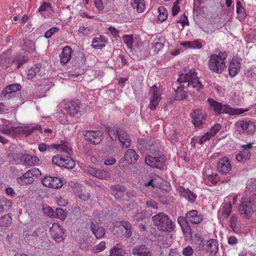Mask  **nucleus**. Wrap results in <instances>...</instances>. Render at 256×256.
Masks as SVG:
<instances>
[{
    "label": "nucleus",
    "mask_w": 256,
    "mask_h": 256,
    "mask_svg": "<svg viewBox=\"0 0 256 256\" xmlns=\"http://www.w3.org/2000/svg\"><path fill=\"white\" fill-rule=\"evenodd\" d=\"M50 231L52 238L56 242H60L62 240L64 230L62 227V225H52Z\"/></svg>",
    "instance_id": "nucleus-15"
},
{
    "label": "nucleus",
    "mask_w": 256,
    "mask_h": 256,
    "mask_svg": "<svg viewBox=\"0 0 256 256\" xmlns=\"http://www.w3.org/2000/svg\"><path fill=\"white\" fill-rule=\"evenodd\" d=\"M180 192L181 196L184 197L191 203L194 202L196 198V194L190 191L189 189H186L184 187L180 188Z\"/></svg>",
    "instance_id": "nucleus-29"
},
{
    "label": "nucleus",
    "mask_w": 256,
    "mask_h": 256,
    "mask_svg": "<svg viewBox=\"0 0 256 256\" xmlns=\"http://www.w3.org/2000/svg\"><path fill=\"white\" fill-rule=\"evenodd\" d=\"M16 130L15 126H12L10 121L6 120L1 119L0 120V133L5 135H10L14 132V130Z\"/></svg>",
    "instance_id": "nucleus-18"
},
{
    "label": "nucleus",
    "mask_w": 256,
    "mask_h": 256,
    "mask_svg": "<svg viewBox=\"0 0 256 256\" xmlns=\"http://www.w3.org/2000/svg\"><path fill=\"white\" fill-rule=\"evenodd\" d=\"M250 156V152L248 150H244L236 155V158L238 161L242 162L248 160Z\"/></svg>",
    "instance_id": "nucleus-38"
},
{
    "label": "nucleus",
    "mask_w": 256,
    "mask_h": 256,
    "mask_svg": "<svg viewBox=\"0 0 256 256\" xmlns=\"http://www.w3.org/2000/svg\"><path fill=\"white\" fill-rule=\"evenodd\" d=\"M118 140L123 148H127L130 146L131 140L130 136L124 130H117Z\"/></svg>",
    "instance_id": "nucleus-22"
},
{
    "label": "nucleus",
    "mask_w": 256,
    "mask_h": 256,
    "mask_svg": "<svg viewBox=\"0 0 256 256\" xmlns=\"http://www.w3.org/2000/svg\"><path fill=\"white\" fill-rule=\"evenodd\" d=\"M109 256H124L122 246L120 244L114 246L110 250Z\"/></svg>",
    "instance_id": "nucleus-42"
},
{
    "label": "nucleus",
    "mask_w": 256,
    "mask_h": 256,
    "mask_svg": "<svg viewBox=\"0 0 256 256\" xmlns=\"http://www.w3.org/2000/svg\"><path fill=\"white\" fill-rule=\"evenodd\" d=\"M221 126L218 124H215L207 132L210 138L214 136L220 129Z\"/></svg>",
    "instance_id": "nucleus-50"
},
{
    "label": "nucleus",
    "mask_w": 256,
    "mask_h": 256,
    "mask_svg": "<svg viewBox=\"0 0 256 256\" xmlns=\"http://www.w3.org/2000/svg\"><path fill=\"white\" fill-rule=\"evenodd\" d=\"M117 130H120V128H116L115 130L114 128L110 127L107 128V132L111 138L113 140H116L118 136Z\"/></svg>",
    "instance_id": "nucleus-55"
},
{
    "label": "nucleus",
    "mask_w": 256,
    "mask_h": 256,
    "mask_svg": "<svg viewBox=\"0 0 256 256\" xmlns=\"http://www.w3.org/2000/svg\"><path fill=\"white\" fill-rule=\"evenodd\" d=\"M55 144L48 145L45 143H41L38 144V149L40 152H50L52 148H54Z\"/></svg>",
    "instance_id": "nucleus-45"
},
{
    "label": "nucleus",
    "mask_w": 256,
    "mask_h": 256,
    "mask_svg": "<svg viewBox=\"0 0 256 256\" xmlns=\"http://www.w3.org/2000/svg\"><path fill=\"white\" fill-rule=\"evenodd\" d=\"M12 206V201L4 196L0 197V214L4 211L8 210Z\"/></svg>",
    "instance_id": "nucleus-33"
},
{
    "label": "nucleus",
    "mask_w": 256,
    "mask_h": 256,
    "mask_svg": "<svg viewBox=\"0 0 256 256\" xmlns=\"http://www.w3.org/2000/svg\"><path fill=\"white\" fill-rule=\"evenodd\" d=\"M78 32L83 34L84 35H88L90 33V29L84 26H81L78 30Z\"/></svg>",
    "instance_id": "nucleus-64"
},
{
    "label": "nucleus",
    "mask_w": 256,
    "mask_h": 256,
    "mask_svg": "<svg viewBox=\"0 0 256 256\" xmlns=\"http://www.w3.org/2000/svg\"><path fill=\"white\" fill-rule=\"evenodd\" d=\"M132 8L136 9L138 12H142L145 8V3L144 0H134L131 4Z\"/></svg>",
    "instance_id": "nucleus-37"
},
{
    "label": "nucleus",
    "mask_w": 256,
    "mask_h": 256,
    "mask_svg": "<svg viewBox=\"0 0 256 256\" xmlns=\"http://www.w3.org/2000/svg\"><path fill=\"white\" fill-rule=\"evenodd\" d=\"M106 42L105 38L100 36L98 38H94L92 46L94 48L100 49L105 46Z\"/></svg>",
    "instance_id": "nucleus-34"
},
{
    "label": "nucleus",
    "mask_w": 256,
    "mask_h": 256,
    "mask_svg": "<svg viewBox=\"0 0 256 256\" xmlns=\"http://www.w3.org/2000/svg\"><path fill=\"white\" fill-rule=\"evenodd\" d=\"M182 71L183 72L180 74L178 78L172 84L176 92L175 98L177 100L186 98L188 88H192L199 91L203 86L194 69L186 67Z\"/></svg>",
    "instance_id": "nucleus-1"
},
{
    "label": "nucleus",
    "mask_w": 256,
    "mask_h": 256,
    "mask_svg": "<svg viewBox=\"0 0 256 256\" xmlns=\"http://www.w3.org/2000/svg\"><path fill=\"white\" fill-rule=\"evenodd\" d=\"M90 230L97 238H102L106 233V229L102 225H92Z\"/></svg>",
    "instance_id": "nucleus-31"
},
{
    "label": "nucleus",
    "mask_w": 256,
    "mask_h": 256,
    "mask_svg": "<svg viewBox=\"0 0 256 256\" xmlns=\"http://www.w3.org/2000/svg\"><path fill=\"white\" fill-rule=\"evenodd\" d=\"M41 182L44 186L53 188H60L63 185L61 179L58 177L48 176L42 178Z\"/></svg>",
    "instance_id": "nucleus-10"
},
{
    "label": "nucleus",
    "mask_w": 256,
    "mask_h": 256,
    "mask_svg": "<svg viewBox=\"0 0 256 256\" xmlns=\"http://www.w3.org/2000/svg\"><path fill=\"white\" fill-rule=\"evenodd\" d=\"M26 60H27L26 59L20 58L18 60H14L12 62V64H14L16 68H18L20 67Z\"/></svg>",
    "instance_id": "nucleus-63"
},
{
    "label": "nucleus",
    "mask_w": 256,
    "mask_h": 256,
    "mask_svg": "<svg viewBox=\"0 0 256 256\" xmlns=\"http://www.w3.org/2000/svg\"><path fill=\"white\" fill-rule=\"evenodd\" d=\"M62 164V167H64L68 169H72L75 166V162L70 158L66 156L64 158V162Z\"/></svg>",
    "instance_id": "nucleus-43"
},
{
    "label": "nucleus",
    "mask_w": 256,
    "mask_h": 256,
    "mask_svg": "<svg viewBox=\"0 0 256 256\" xmlns=\"http://www.w3.org/2000/svg\"><path fill=\"white\" fill-rule=\"evenodd\" d=\"M145 162L147 165L153 168L163 169L166 166V158L160 154L158 156L148 154L145 157Z\"/></svg>",
    "instance_id": "nucleus-4"
},
{
    "label": "nucleus",
    "mask_w": 256,
    "mask_h": 256,
    "mask_svg": "<svg viewBox=\"0 0 256 256\" xmlns=\"http://www.w3.org/2000/svg\"><path fill=\"white\" fill-rule=\"evenodd\" d=\"M154 224H172V220L164 212H160L152 217Z\"/></svg>",
    "instance_id": "nucleus-23"
},
{
    "label": "nucleus",
    "mask_w": 256,
    "mask_h": 256,
    "mask_svg": "<svg viewBox=\"0 0 256 256\" xmlns=\"http://www.w3.org/2000/svg\"><path fill=\"white\" fill-rule=\"evenodd\" d=\"M210 138V136H209L208 134L206 132L202 136L196 138V142H198L200 144H202L206 140H208Z\"/></svg>",
    "instance_id": "nucleus-62"
},
{
    "label": "nucleus",
    "mask_w": 256,
    "mask_h": 256,
    "mask_svg": "<svg viewBox=\"0 0 256 256\" xmlns=\"http://www.w3.org/2000/svg\"><path fill=\"white\" fill-rule=\"evenodd\" d=\"M39 161L38 158L35 156L24 154L22 156V164L26 166H34Z\"/></svg>",
    "instance_id": "nucleus-28"
},
{
    "label": "nucleus",
    "mask_w": 256,
    "mask_h": 256,
    "mask_svg": "<svg viewBox=\"0 0 256 256\" xmlns=\"http://www.w3.org/2000/svg\"><path fill=\"white\" fill-rule=\"evenodd\" d=\"M17 182L20 185L31 184L34 182V178H32V174L28 170L22 176L17 178Z\"/></svg>",
    "instance_id": "nucleus-27"
},
{
    "label": "nucleus",
    "mask_w": 256,
    "mask_h": 256,
    "mask_svg": "<svg viewBox=\"0 0 256 256\" xmlns=\"http://www.w3.org/2000/svg\"><path fill=\"white\" fill-rule=\"evenodd\" d=\"M138 160V155L136 152L132 149L128 150L120 162H126L127 164H132L135 163Z\"/></svg>",
    "instance_id": "nucleus-20"
},
{
    "label": "nucleus",
    "mask_w": 256,
    "mask_h": 256,
    "mask_svg": "<svg viewBox=\"0 0 256 256\" xmlns=\"http://www.w3.org/2000/svg\"><path fill=\"white\" fill-rule=\"evenodd\" d=\"M22 87L20 84H12L7 86L0 94L2 98L8 100L12 98L16 92L20 90Z\"/></svg>",
    "instance_id": "nucleus-12"
},
{
    "label": "nucleus",
    "mask_w": 256,
    "mask_h": 256,
    "mask_svg": "<svg viewBox=\"0 0 256 256\" xmlns=\"http://www.w3.org/2000/svg\"><path fill=\"white\" fill-rule=\"evenodd\" d=\"M59 28L58 27H53L48 30H47L44 34V36L46 38H49L52 37V36L55 33L57 32L59 30Z\"/></svg>",
    "instance_id": "nucleus-54"
},
{
    "label": "nucleus",
    "mask_w": 256,
    "mask_h": 256,
    "mask_svg": "<svg viewBox=\"0 0 256 256\" xmlns=\"http://www.w3.org/2000/svg\"><path fill=\"white\" fill-rule=\"evenodd\" d=\"M15 128L16 130H14V132L24 135L26 136L30 135L35 130H38L40 132H42L41 126L36 124H27L25 126L21 128L15 127Z\"/></svg>",
    "instance_id": "nucleus-7"
},
{
    "label": "nucleus",
    "mask_w": 256,
    "mask_h": 256,
    "mask_svg": "<svg viewBox=\"0 0 256 256\" xmlns=\"http://www.w3.org/2000/svg\"><path fill=\"white\" fill-rule=\"evenodd\" d=\"M87 172L90 175L99 179L107 180L110 178L109 172L104 169L90 167L88 168Z\"/></svg>",
    "instance_id": "nucleus-14"
},
{
    "label": "nucleus",
    "mask_w": 256,
    "mask_h": 256,
    "mask_svg": "<svg viewBox=\"0 0 256 256\" xmlns=\"http://www.w3.org/2000/svg\"><path fill=\"white\" fill-rule=\"evenodd\" d=\"M232 206L230 203H224L218 212V216L220 218H227L232 212Z\"/></svg>",
    "instance_id": "nucleus-26"
},
{
    "label": "nucleus",
    "mask_w": 256,
    "mask_h": 256,
    "mask_svg": "<svg viewBox=\"0 0 256 256\" xmlns=\"http://www.w3.org/2000/svg\"><path fill=\"white\" fill-rule=\"evenodd\" d=\"M227 56L225 51L210 55L208 61L209 69L214 72L221 73L226 68Z\"/></svg>",
    "instance_id": "nucleus-2"
},
{
    "label": "nucleus",
    "mask_w": 256,
    "mask_h": 256,
    "mask_svg": "<svg viewBox=\"0 0 256 256\" xmlns=\"http://www.w3.org/2000/svg\"><path fill=\"white\" fill-rule=\"evenodd\" d=\"M64 158L60 155L54 156L52 158V162L56 165L62 167L63 164Z\"/></svg>",
    "instance_id": "nucleus-49"
},
{
    "label": "nucleus",
    "mask_w": 256,
    "mask_h": 256,
    "mask_svg": "<svg viewBox=\"0 0 256 256\" xmlns=\"http://www.w3.org/2000/svg\"><path fill=\"white\" fill-rule=\"evenodd\" d=\"M72 52V48L69 46H66L62 48L60 54V62L62 64H65L70 60Z\"/></svg>",
    "instance_id": "nucleus-24"
},
{
    "label": "nucleus",
    "mask_w": 256,
    "mask_h": 256,
    "mask_svg": "<svg viewBox=\"0 0 256 256\" xmlns=\"http://www.w3.org/2000/svg\"><path fill=\"white\" fill-rule=\"evenodd\" d=\"M236 130L243 133L246 132L248 134H253L256 130L254 122L251 120H238L235 124Z\"/></svg>",
    "instance_id": "nucleus-6"
},
{
    "label": "nucleus",
    "mask_w": 256,
    "mask_h": 256,
    "mask_svg": "<svg viewBox=\"0 0 256 256\" xmlns=\"http://www.w3.org/2000/svg\"><path fill=\"white\" fill-rule=\"evenodd\" d=\"M22 154L13 153L10 156V160L12 163L14 164H22Z\"/></svg>",
    "instance_id": "nucleus-41"
},
{
    "label": "nucleus",
    "mask_w": 256,
    "mask_h": 256,
    "mask_svg": "<svg viewBox=\"0 0 256 256\" xmlns=\"http://www.w3.org/2000/svg\"><path fill=\"white\" fill-rule=\"evenodd\" d=\"M138 146L142 152H146L154 156L160 155V146L157 142H154L151 139L146 138H141L138 140Z\"/></svg>",
    "instance_id": "nucleus-3"
},
{
    "label": "nucleus",
    "mask_w": 256,
    "mask_h": 256,
    "mask_svg": "<svg viewBox=\"0 0 256 256\" xmlns=\"http://www.w3.org/2000/svg\"><path fill=\"white\" fill-rule=\"evenodd\" d=\"M165 42L166 40L164 36H156L154 40V45L152 47L154 51L156 52V53H158L163 48Z\"/></svg>",
    "instance_id": "nucleus-30"
},
{
    "label": "nucleus",
    "mask_w": 256,
    "mask_h": 256,
    "mask_svg": "<svg viewBox=\"0 0 256 256\" xmlns=\"http://www.w3.org/2000/svg\"><path fill=\"white\" fill-rule=\"evenodd\" d=\"M12 218L9 214H5L0 218V224H11Z\"/></svg>",
    "instance_id": "nucleus-52"
},
{
    "label": "nucleus",
    "mask_w": 256,
    "mask_h": 256,
    "mask_svg": "<svg viewBox=\"0 0 256 256\" xmlns=\"http://www.w3.org/2000/svg\"><path fill=\"white\" fill-rule=\"evenodd\" d=\"M184 235L188 238H192V232L190 225H180Z\"/></svg>",
    "instance_id": "nucleus-48"
},
{
    "label": "nucleus",
    "mask_w": 256,
    "mask_h": 256,
    "mask_svg": "<svg viewBox=\"0 0 256 256\" xmlns=\"http://www.w3.org/2000/svg\"><path fill=\"white\" fill-rule=\"evenodd\" d=\"M105 248L106 242L104 241H102L94 247L93 250L94 252L98 253L103 251Z\"/></svg>",
    "instance_id": "nucleus-56"
},
{
    "label": "nucleus",
    "mask_w": 256,
    "mask_h": 256,
    "mask_svg": "<svg viewBox=\"0 0 256 256\" xmlns=\"http://www.w3.org/2000/svg\"><path fill=\"white\" fill-rule=\"evenodd\" d=\"M82 108V104L79 100L67 101L64 103V108L72 116L78 114Z\"/></svg>",
    "instance_id": "nucleus-9"
},
{
    "label": "nucleus",
    "mask_w": 256,
    "mask_h": 256,
    "mask_svg": "<svg viewBox=\"0 0 256 256\" xmlns=\"http://www.w3.org/2000/svg\"><path fill=\"white\" fill-rule=\"evenodd\" d=\"M67 216L66 212L61 208H57L54 212V218H58L61 220L66 219Z\"/></svg>",
    "instance_id": "nucleus-44"
},
{
    "label": "nucleus",
    "mask_w": 256,
    "mask_h": 256,
    "mask_svg": "<svg viewBox=\"0 0 256 256\" xmlns=\"http://www.w3.org/2000/svg\"><path fill=\"white\" fill-rule=\"evenodd\" d=\"M241 68L240 63L236 59H232L228 68L229 74L230 77H234L240 72Z\"/></svg>",
    "instance_id": "nucleus-25"
},
{
    "label": "nucleus",
    "mask_w": 256,
    "mask_h": 256,
    "mask_svg": "<svg viewBox=\"0 0 256 256\" xmlns=\"http://www.w3.org/2000/svg\"><path fill=\"white\" fill-rule=\"evenodd\" d=\"M38 12H46L48 14H51L52 12V7L48 2H44L42 6L38 9Z\"/></svg>",
    "instance_id": "nucleus-40"
},
{
    "label": "nucleus",
    "mask_w": 256,
    "mask_h": 256,
    "mask_svg": "<svg viewBox=\"0 0 256 256\" xmlns=\"http://www.w3.org/2000/svg\"><path fill=\"white\" fill-rule=\"evenodd\" d=\"M208 102L210 108L213 109L214 112L218 115L220 113L228 112V108L223 106L222 103H220L212 98H208Z\"/></svg>",
    "instance_id": "nucleus-17"
},
{
    "label": "nucleus",
    "mask_w": 256,
    "mask_h": 256,
    "mask_svg": "<svg viewBox=\"0 0 256 256\" xmlns=\"http://www.w3.org/2000/svg\"><path fill=\"white\" fill-rule=\"evenodd\" d=\"M194 250L190 246H187L182 250V254L184 256H192L194 254Z\"/></svg>",
    "instance_id": "nucleus-58"
},
{
    "label": "nucleus",
    "mask_w": 256,
    "mask_h": 256,
    "mask_svg": "<svg viewBox=\"0 0 256 256\" xmlns=\"http://www.w3.org/2000/svg\"><path fill=\"white\" fill-rule=\"evenodd\" d=\"M124 42L128 48H130L132 46L133 38L131 35H126L122 36Z\"/></svg>",
    "instance_id": "nucleus-46"
},
{
    "label": "nucleus",
    "mask_w": 256,
    "mask_h": 256,
    "mask_svg": "<svg viewBox=\"0 0 256 256\" xmlns=\"http://www.w3.org/2000/svg\"><path fill=\"white\" fill-rule=\"evenodd\" d=\"M230 227L234 232L236 234H241L245 233L242 228L241 225H230Z\"/></svg>",
    "instance_id": "nucleus-59"
},
{
    "label": "nucleus",
    "mask_w": 256,
    "mask_h": 256,
    "mask_svg": "<svg viewBox=\"0 0 256 256\" xmlns=\"http://www.w3.org/2000/svg\"><path fill=\"white\" fill-rule=\"evenodd\" d=\"M113 230L117 232L118 234L114 232V234L120 236L124 233V235L126 238H129L132 235L131 225H114L113 227Z\"/></svg>",
    "instance_id": "nucleus-21"
},
{
    "label": "nucleus",
    "mask_w": 256,
    "mask_h": 256,
    "mask_svg": "<svg viewBox=\"0 0 256 256\" xmlns=\"http://www.w3.org/2000/svg\"><path fill=\"white\" fill-rule=\"evenodd\" d=\"M208 182H210L212 184H216L220 180V178L216 174H210L207 176Z\"/></svg>",
    "instance_id": "nucleus-53"
},
{
    "label": "nucleus",
    "mask_w": 256,
    "mask_h": 256,
    "mask_svg": "<svg viewBox=\"0 0 256 256\" xmlns=\"http://www.w3.org/2000/svg\"><path fill=\"white\" fill-rule=\"evenodd\" d=\"M192 122L195 126H200L205 122L206 116L202 115V110L198 109L191 113Z\"/></svg>",
    "instance_id": "nucleus-16"
},
{
    "label": "nucleus",
    "mask_w": 256,
    "mask_h": 256,
    "mask_svg": "<svg viewBox=\"0 0 256 256\" xmlns=\"http://www.w3.org/2000/svg\"><path fill=\"white\" fill-rule=\"evenodd\" d=\"M28 171L30 174H32V178H34V176L38 177L42 174L40 170L36 168H32L29 170Z\"/></svg>",
    "instance_id": "nucleus-60"
},
{
    "label": "nucleus",
    "mask_w": 256,
    "mask_h": 256,
    "mask_svg": "<svg viewBox=\"0 0 256 256\" xmlns=\"http://www.w3.org/2000/svg\"><path fill=\"white\" fill-rule=\"evenodd\" d=\"M90 239L88 237L84 238L82 240H80V247L82 249H84L88 247L89 244Z\"/></svg>",
    "instance_id": "nucleus-61"
},
{
    "label": "nucleus",
    "mask_w": 256,
    "mask_h": 256,
    "mask_svg": "<svg viewBox=\"0 0 256 256\" xmlns=\"http://www.w3.org/2000/svg\"><path fill=\"white\" fill-rule=\"evenodd\" d=\"M150 98L149 108L152 110H156L157 106L161 99L160 96L162 94V89L159 86L158 87L156 84L152 86L150 90Z\"/></svg>",
    "instance_id": "nucleus-5"
},
{
    "label": "nucleus",
    "mask_w": 256,
    "mask_h": 256,
    "mask_svg": "<svg viewBox=\"0 0 256 256\" xmlns=\"http://www.w3.org/2000/svg\"><path fill=\"white\" fill-rule=\"evenodd\" d=\"M84 136L86 140L94 144H98L103 139V133L101 131L87 130L84 132Z\"/></svg>",
    "instance_id": "nucleus-8"
},
{
    "label": "nucleus",
    "mask_w": 256,
    "mask_h": 256,
    "mask_svg": "<svg viewBox=\"0 0 256 256\" xmlns=\"http://www.w3.org/2000/svg\"><path fill=\"white\" fill-rule=\"evenodd\" d=\"M158 20L160 22H163L166 20L168 18V13L166 8L164 6H160L158 9Z\"/></svg>",
    "instance_id": "nucleus-39"
},
{
    "label": "nucleus",
    "mask_w": 256,
    "mask_h": 256,
    "mask_svg": "<svg viewBox=\"0 0 256 256\" xmlns=\"http://www.w3.org/2000/svg\"><path fill=\"white\" fill-rule=\"evenodd\" d=\"M240 212L246 218H248L253 212L252 204L250 200H244L238 206Z\"/></svg>",
    "instance_id": "nucleus-11"
},
{
    "label": "nucleus",
    "mask_w": 256,
    "mask_h": 256,
    "mask_svg": "<svg viewBox=\"0 0 256 256\" xmlns=\"http://www.w3.org/2000/svg\"><path fill=\"white\" fill-rule=\"evenodd\" d=\"M10 62V59L6 54L3 53L0 56V66L7 67V64Z\"/></svg>",
    "instance_id": "nucleus-47"
},
{
    "label": "nucleus",
    "mask_w": 256,
    "mask_h": 256,
    "mask_svg": "<svg viewBox=\"0 0 256 256\" xmlns=\"http://www.w3.org/2000/svg\"><path fill=\"white\" fill-rule=\"evenodd\" d=\"M217 169L218 172L222 174L228 173L232 169L230 161L226 157L220 159L217 166Z\"/></svg>",
    "instance_id": "nucleus-19"
},
{
    "label": "nucleus",
    "mask_w": 256,
    "mask_h": 256,
    "mask_svg": "<svg viewBox=\"0 0 256 256\" xmlns=\"http://www.w3.org/2000/svg\"><path fill=\"white\" fill-rule=\"evenodd\" d=\"M41 68V64H34V66L31 67L28 72L27 78L29 80L32 79L39 72Z\"/></svg>",
    "instance_id": "nucleus-36"
},
{
    "label": "nucleus",
    "mask_w": 256,
    "mask_h": 256,
    "mask_svg": "<svg viewBox=\"0 0 256 256\" xmlns=\"http://www.w3.org/2000/svg\"><path fill=\"white\" fill-rule=\"evenodd\" d=\"M43 212L46 215L50 216V218H54V211L50 206L43 208Z\"/></svg>",
    "instance_id": "nucleus-57"
},
{
    "label": "nucleus",
    "mask_w": 256,
    "mask_h": 256,
    "mask_svg": "<svg viewBox=\"0 0 256 256\" xmlns=\"http://www.w3.org/2000/svg\"><path fill=\"white\" fill-rule=\"evenodd\" d=\"M207 250L210 254H216L218 250V244L215 239H210L207 242Z\"/></svg>",
    "instance_id": "nucleus-32"
},
{
    "label": "nucleus",
    "mask_w": 256,
    "mask_h": 256,
    "mask_svg": "<svg viewBox=\"0 0 256 256\" xmlns=\"http://www.w3.org/2000/svg\"><path fill=\"white\" fill-rule=\"evenodd\" d=\"M144 250H146V248L145 246L142 245L134 248L132 250V253L134 256H139Z\"/></svg>",
    "instance_id": "nucleus-51"
},
{
    "label": "nucleus",
    "mask_w": 256,
    "mask_h": 256,
    "mask_svg": "<svg viewBox=\"0 0 256 256\" xmlns=\"http://www.w3.org/2000/svg\"><path fill=\"white\" fill-rule=\"evenodd\" d=\"M54 148L56 149L60 152L66 153L68 155L70 154L72 151L70 144L67 142H63L60 144H55Z\"/></svg>",
    "instance_id": "nucleus-35"
},
{
    "label": "nucleus",
    "mask_w": 256,
    "mask_h": 256,
    "mask_svg": "<svg viewBox=\"0 0 256 256\" xmlns=\"http://www.w3.org/2000/svg\"><path fill=\"white\" fill-rule=\"evenodd\" d=\"M186 219L187 224L189 222L192 224H199L202 222L203 216L201 214H198L197 210H192L186 214Z\"/></svg>",
    "instance_id": "nucleus-13"
}]
</instances>
